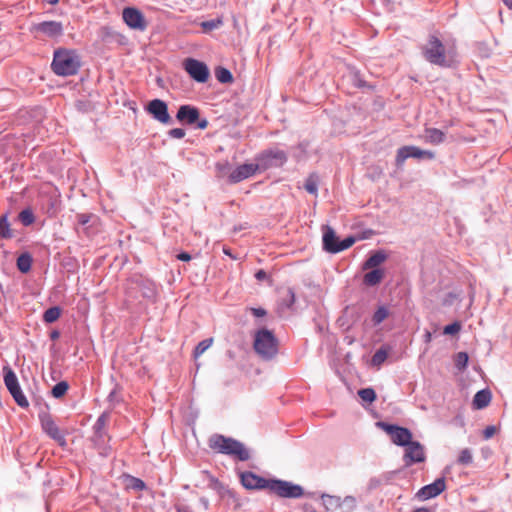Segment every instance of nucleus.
<instances>
[{
    "instance_id": "f257e3e1",
    "label": "nucleus",
    "mask_w": 512,
    "mask_h": 512,
    "mask_svg": "<svg viewBox=\"0 0 512 512\" xmlns=\"http://www.w3.org/2000/svg\"><path fill=\"white\" fill-rule=\"evenodd\" d=\"M209 447L217 453L232 456L239 461H247L250 458V453L242 442L221 434H214L209 438Z\"/></svg>"
},
{
    "instance_id": "f03ea898",
    "label": "nucleus",
    "mask_w": 512,
    "mask_h": 512,
    "mask_svg": "<svg viewBox=\"0 0 512 512\" xmlns=\"http://www.w3.org/2000/svg\"><path fill=\"white\" fill-rule=\"evenodd\" d=\"M52 70L59 76L75 75L80 68V60L72 50L59 49L54 52Z\"/></svg>"
},
{
    "instance_id": "7ed1b4c3",
    "label": "nucleus",
    "mask_w": 512,
    "mask_h": 512,
    "mask_svg": "<svg viewBox=\"0 0 512 512\" xmlns=\"http://www.w3.org/2000/svg\"><path fill=\"white\" fill-rule=\"evenodd\" d=\"M253 348L263 360H272L278 353V340L272 331L263 328L255 333Z\"/></svg>"
},
{
    "instance_id": "20e7f679",
    "label": "nucleus",
    "mask_w": 512,
    "mask_h": 512,
    "mask_svg": "<svg viewBox=\"0 0 512 512\" xmlns=\"http://www.w3.org/2000/svg\"><path fill=\"white\" fill-rule=\"evenodd\" d=\"M424 58L431 64L449 67L451 59L442 41L435 35H430L427 44L422 48Z\"/></svg>"
},
{
    "instance_id": "39448f33",
    "label": "nucleus",
    "mask_w": 512,
    "mask_h": 512,
    "mask_svg": "<svg viewBox=\"0 0 512 512\" xmlns=\"http://www.w3.org/2000/svg\"><path fill=\"white\" fill-rule=\"evenodd\" d=\"M288 160L287 153L277 147L265 149L255 156L260 172L282 167Z\"/></svg>"
},
{
    "instance_id": "423d86ee",
    "label": "nucleus",
    "mask_w": 512,
    "mask_h": 512,
    "mask_svg": "<svg viewBox=\"0 0 512 512\" xmlns=\"http://www.w3.org/2000/svg\"><path fill=\"white\" fill-rule=\"evenodd\" d=\"M268 491L281 498L291 499H298L304 494L302 486L280 479H270Z\"/></svg>"
},
{
    "instance_id": "0eeeda50",
    "label": "nucleus",
    "mask_w": 512,
    "mask_h": 512,
    "mask_svg": "<svg viewBox=\"0 0 512 512\" xmlns=\"http://www.w3.org/2000/svg\"><path fill=\"white\" fill-rule=\"evenodd\" d=\"M3 372L5 386L9 393L12 395L13 399L21 408H27L29 406V402L22 392L15 372L8 365L3 367Z\"/></svg>"
},
{
    "instance_id": "6e6552de",
    "label": "nucleus",
    "mask_w": 512,
    "mask_h": 512,
    "mask_svg": "<svg viewBox=\"0 0 512 512\" xmlns=\"http://www.w3.org/2000/svg\"><path fill=\"white\" fill-rule=\"evenodd\" d=\"M408 158L433 160L435 153L430 150H423L414 145L400 147L396 152L395 165L402 168Z\"/></svg>"
},
{
    "instance_id": "1a4fd4ad",
    "label": "nucleus",
    "mask_w": 512,
    "mask_h": 512,
    "mask_svg": "<svg viewBox=\"0 0 512 512\" xmlns=\"http://www.w3.org/2000/svg\"><path fill=\"white\" fill-rule=\"evenodd\" d=\"M183 68L193 80L199 83H205L210 75L208 66L194 58H186L183 61Z\"/></svg>"
},
{
    "instance_id": "9d476101",
    "label": "nucleus",
    "mask_w": 512,
    "mask_h": 512,
    "mask_svg": "<svg viewBox=\"0 0 512 512\" xmlns=\"http://www.w3.org/2000/svg\"><path fill=\"white\" fill-rule=\"evenodd\" d=\"M40 422L42 430L59 446L64 447L67 444L65 434L59 429L52 416L48 413L40 415Z\"/></svg>"
},
{
    "instance_id": "9b49d317",
    "label": "nucleus",
    "mask_w": 512,
    "mask_h": 512,
    "mask_svg": "<svg viewBox=\"0 0 512 512\" xmlns=\"http://www.w3.org/2000/svg\"><path fill=\"white\" fill-rule=\"evenodd\" d=\"M390 435L392 442L397 446L404 447L412 440V433L409 429L394 424L379 423Z\"/></svg>"
},
{
    "instance_id": "f8f14e48",
    "label": "nucleus",
    "mask_w": 512,
    "mask_h": 512,
    "mask_svg": "<svg viewBox=\"0 0 512 512\" xmlns=\"http://www.w3.org/2000/svg\"><path fill=\"white\" fill-rule=\"evenodd\" d=\"M122 18L124 23L131 29L144 31L147 28V22L143 13L135 7L124 8Z\"/></svg>"
},
{
    "instance_id": "ddd939ff",
    "label": "nucleus",
    "mask_w": 512,
    "mask_h": 512,
    "mask_svg": "<svg viewBox=\"0 0 512 512\" xmlns=\"http://www.w3.org/2000/svg\"><path fill=\"white\" fill-rule=\"evenodd\" d=\"M146 111L158 122L162 124H171L172 118L168 113V106L166 102L161 99H153L151 100L147 107Z\"/></svg>"
},
{
    "instance_id": "4468645a",
    "label": "nucleus",
    "mask_w": 512,
    "mask_h": 512,
    "mask_svg": "<svg viewBox=\"0 0 512 512\" xmlns=\"http://www.w3.org/2000/svg\"><path fill=\"white\" fill-rule=\"evenodd\" d=\"M404 462L406 466L425 461V451L423 445L418 441H410L405 445Z\"/></svg>"
},
{
    "instance_id": "2eb2a0df",
    "label": "nucleus",
    "mask_w": 512,
    "mask_h": 512,
    "mask_svg": "<svg viewBox=\"0 0 512 512\" xmlns=\"http://www.w3.org/2000/svg\"><path fill=\"white\" fill-rule=\"evenodd\" d=\"M31 30L32 32L54 39L63 35L64 27L59 21H42L34 24Z\"/></svg>"
},
{
    "instance_id": "dca6fc26",
    "label": "nucleus",
    "mask_w": 512,
    "mask_h": 512,
    "mask_svg": "<svg viewBox=\"0 0 512 512\" xmlns=\"http://www.w3.org/2000/svg\"><path fill=\"white\" fill-rule=\"evenodd\" d=\"M242 485L246 489L262 490L269 488L270 479L261 477L251 471H245L240 474Z\"/></svg>"
},
{
    "instance_id": "f3484780",
    "label": "nucleus",
    "mask_w": 512,
    "mask_h": 512,
    "mask_svg": "<svg viewBox=\"0 0 512 512\" xmlns=\"http://www.w3.org/2000/svg\"><path fill=\"white\" fill-rule=\"evenodd\" d=\"M257 172H260L257 162L255 163H244L237 166L229 175L231 183H239L247 178L252 177Z\"/></svg>"
},
{
    "instance_id": "a211bd4d",
    "label": "nucleus",
    "mask_w": 512,
    "mask_h": 512,
    "mask_svg": "<svg viewBox=\"0 0 512 512\" xmlns=\"http://www.w3.org/2000/svg\"><path fill=\"white\" fill-rule=\"evenodd\" d=\"M446 488L443 477L436 479L433 483L425 485L418 492L417 496L421 500H428L441 494Z\"/></svg>"
},
{
    "instance_id": "6ab92c4d",
    "label": "nucleus",
    "mask_w": 512,
    "mask_h": 512,
    "mask_svg": "<svg viewBox=\"0 0 512 512\" xmlns=\"http://www.w3.org/2000/svg\"><path fill=\"white\" fill-rule=\"evenodd\" d=\"M199 110L192 105H181L177 111L176 118L179 122L193 125L199 120Z\"/></svg>"
},
{
    "instance_id": "aec40b11",
    "label": "nucleus",
    "mask_w": 512,
    "mask_h": 512,
    "mask_svg": "<svg viewBox=\"0 0 512 512\" xmlns=\"http://www.w3.org/2000/svg\"><path fill=\"white\" fill-rule=\"evenodd\" d=\"M201 474L207 480V487L214 490L220 498L233 497V492L208 471H202Z\"/></svg>"
},
{
    "instance_id": "412c9836",
    "label": "nucleus",
    "mask_w": 512,
    "mask_h": 512,
    "mask_svg": "<svg viewBox=\"0 0 512 512\" xmlns=\"http://www.w3.org/2000/svg\"><path fill=\"white\" fill-rule=\"evenodd\" d=\"M109 420V414L107 412L102 413L96 420L93 430L94 436L93 441L96 445H99L104 442L105 437L107 436L106 425Z\"/></svg>"
},
{
    "instance_id": "4be33fe9",
    "label": "nucleus",
    "mask_w": 512,
    "mask_h": 512,
    "mask_svg": "<svg viewBox=\"0 0 512 512\" xmlns=\"http://www.w3.org/2000/svg\"><path fill=\"white\" fill-rule=\"evenodd\" d=\"M339 240L335 231L330 226H323V248L325 251L334 254V249L338 245Z\"/></svg>"
},
{
    "instance_id": "5701e85b",
    "label": "nucleus",
    "mask_w": 512,
    "mask_h": 512,
    "mask_svg": "<svg viewBox=\"0 0 512 512\" xmlns=\"http://www.w3.org/2000/svg\"><path fill=\"white\" fill-rule=\"evenodd\" d=\"M492 399V393L489 389L479 390L472 401V405L474 409L481 410L486 408Z\"/></svg>"
},
{
    "instance_id": "b1692460",
    "label": "nucleus",
    "mask_w": 512,
    "mask_h": 512,
    "mask_svg": "<svg viewBox=\"0 0 512 512\" xmlns=\"http://www.w3.org/2000/svg\"><path fill=\"white\" fill-rule=\"evenodd\" d=\"M445 133L437 128H426L424 130V140L433 145H439L445 141Z\"/></svg>"
},
{
    "instance_id": "393cba45",
    "label": "nucleus",
    "mask_w": 512,
    "mask_h": 512,
    "mask_svg": "<svg viewBox=\"0 0 512 512\" xmlns=\"http://www.w3.org/2000/svg\"><path fill=\"white\" fill-rule=\"evenodd\" d=\"M384 278V271L382 269L374 268L364 275L363 282L367 286H375L379 284Z\"/></svg>"
},
{
    "instance_id": "a878e982",
    "label": "nucleus",
    "mask_w": 512,
    "mask_h": 512,
    "mask_svg": "<svg viewBox=\"0 0 512 512\" xmlns=\"http://www.w3.org/2000/svg\"><path fill=\"white\" fill-rule=\"evenodd\" d=\"M387 256L383 251H377L372 254L363 264V269H372L381 265Z\"/></svg>"
},
{
    "instance_id": "bb28decb",
    "label": "nucleus",
    "mask_w": 512,
    "mask_h": 512,
    "mask_svg": "<svg viewBox=\"0 0 512 512\" xmlns=\"http://www.w3.org/2000/svg\"><path fill=\"white\" fill-rule=\"evenodd\" d=\"M224 24V20L222 16H218L215 19L202 21L200 23V27L202 28L204 33L211 32L213 30L219 29Z\"/></svg>"
},
{
    "instance_id": "cd10ccee",
    "label": "nucleus",
    "mask_w": 512,
    "mask_h": 512,
    "mask_svg": "<svg viewBox=\"0 0 512 512\" xmlns=\"http://www.w3.org/2000/svg\"><path fill=\"white\" fill-rule=\"evenodd\" d=\"M318 185H319V177L317 174H310L304 184L305 190L312 195H317L318 193Z\"/></svg>"
},
{
    "instance_id": "c85d7f7f",
    "label": "nucleus",
    "mask_w": 512,
    "mask_h": 512,
    "mask_svg": "<svg viewBox=\"0 0 512 512\" xmlns=\"http://www.w3.org/2000/svg\"><path fill=\"white\" fill-rule=\"evenodd\" d=\"M321 499L326 510L338 509L340 506L341 498L329 494H322Z\"/></svg>"
},
{
    "instance_id": "c756f323",
    "label": "nucleus",
    "mask_w": 512,
    "mask_h": 512,
    "mask_svg": "<svg viewBox=\"0 0 512 512\" xmlns=\"http://www.w3.org/2000/svg\"><path fill=\"white\" fill-rule=\"evenodd\" d=\"M32 265V257L28 253L21 254L17 258V268L22 273H27L30 271Z\"/></svg>"
},
{
    "instance_id": "7c9ffc66",
    "label": "nucleus",
    "mask_w": 512,
    "mask_h": 512,
    "mask_svg": "<svg viewBox=\"0 0 512 512\" xmlns=\"http://www.w3.org/2000/svg\"><path fill=\"white\" fill-rule=\"evenodd\" d=\"M13 237V233L10 229V223L8 221L7 215H3L0 217V238L1 239H10Z\"/></svg>"
},
{
    "instance_id": "2f4dec72",
    "label": "nucleus",
    "mask_w": 512,
    "mask_h": 512,
    "mask_svg": "<svg viewBox=\"0 0 512 512\" xmlns=\"http://www.w3.org/2000/svg\"><path fill=\"white\" fill-rule=\"evenodd\" d=\"M215 77L220 83H231L233 81L232 73L224 67L215 69Z\"/></svg>"
},
{
    "instance_id": "473e14b6",
    "label": "nucleus",
    "mask_w": 512,
    "mask_h": 512,
    "mask_svg": "<svg viewBox=\"0 0 512 512\" xmlns=\"http://www.w3.org/2000/svg\"><path fill=\"white\" fill-rule=\"evenodd\" d=\"M356 506V498L353 496H346L341 499L339 509H341L342 512H353L356 509Z\"/></svg>"
},
{
    "instance_id": "72a5a7b5",
    "label": "nucleus",
    "mask_w": 512,
    "mask_h": 512,
    "mask_svg": "<svg viewBox=\"0 0 512 512\" xmlns=\"http://www.w3.org/2000/svg\"><path fill=\"white\" fill-rule=\"evenodd\" d=\"M61 315V309L57 306H53V307H50L48 308L44 314H43V320L44 322L46 323H53L55 322L56 320H58V318L60 317Z\"/></svg>"
},
{
    "instance_id": "f704fd0d",
    "label": "nucleus",
    "mask_w": 512,
    "mask_h": 512,
    "mask_svg": "<svg viewBox=\"0 0 512 512\" xmlns=\"http://www.w3.org/2000/svg\"><path fill=\"white\" fill-rule=\"evenodd\" d=\"M18 218L19 220L21 221V223L24 225V226H30L34 223L35 221V216L32 212L31 209L29 208H26V209H23L19 215H18Z\"/></svg>"
},
{
    "instance_id": "c9c22d12",
    "label": "nucleus",
    "mask_w": 512,
    "mask_h": 512,
    "mask_svg": "<svg viewBox=\"0 0 512 512\" xmlns=\"http://www.w3.org/2000/svg\"><path fill=\"white\" fill-rule=\"evenodd\" d=\"M389 315V311L385 306H380L378 309L374 312L372 317V322L374 325L381 324Z\"/></svg>"
},
{
    "instance_id": "e433bc0d",
    "label": "nucleus",
    "mask_w": 512,
    "mask_h": 512,
    "mask_svg": "<svg viewBox=\"0 0 512 512\" xmlns=\"http://www.w3.org/2000/svg\"><path fill=\"white\" fill-rule=\"evenodd\" d=\"M69 389V385L66 381H61V382H58L53 388H52V391H51V394L54 398H61L63 397L66 392L68 391Z\"/></svg>"
},
{
    "instance_id": "4c0bfd02",
    "label": "nucleus",
    "mask_w": 512,
    "mask_h": 512,
    "mask_svg": "<svg viewBox=\"0 0 512 512\" xmlns=\"http://www.w3.org/2000/svg\"><path fill=\"white\" fill-rule=\"evenodd\" d=\"M128 487L135 491H143L146 489V484L140 478L134 476H127Z\"/></svg>"
},
{
    "instance_id": "58836bf2",
    "label": "nucleus",
    "mask_w": 512,
    "mask_h": 512,
    "mask_svg": "<svg viewBox=\"0 0 512 512\" xmlns=\"http://www.w3.org/2000/svg\"><path fill=\"white\" fill-rule=\"evenodd\" d=\"M294 302H295V293H294L293 289L288 288L287 292H286V297L284 299H282V301L279 304V307L281 309H284V308L289 309L293 306Z\"/></svg>"
},
{
    "instance_id": "ea45409f",
    "label": "nucleus",
    "mask_w": 512,
    "mask_h": 512,
    "mask_svg": "<svg viewBox=\"0 0 512 512\" xmlns=\"http://www.w3.org/2000/svg\"><path fill=\"white\" fill-rule=\"evenodd\" d=\"M213 343L212 338H207L200 341L194 349V357L197 358L202 355Z\"/></svg>"
},
{
    "instance_id": "a19ab883",
    "label": "nucleus",
    "mask_w": 512,
    "mask_h": 512,
    "mask_svg": "<svg viewBox=\"0 0 512 512\" xmlns=\"http://www.w3.org/2000/svg\"><path fill=\"white\" fill-rule=\"evenodd\" d=\"M359 397L367 403H372L376 399V393L372 388H363L358 391Z\"/></svg>"
},
{
    "instance_id": "79ce46f5",
    "label": "nucleus",
    "mask_w": 512,
    "mask_h": 512,
    "mask_svg": "<svg viewBox=\"0 0 512 512\" xmlns=\"http://www.w3.org/2000/svg\"><path fill=\"white\" fill-rule=\"evenodd\" d=\"M468 354L466 352H458L455 356V366L458 370L462 371L467 367Z\"/></svg>"
},
{
    "instance_id": "37998d69",
    "label": "nucleus",
    "mask_w": 512,
    "mask_h": 512,
    "mask_svg": "<svg viewBox=\"0 0 512 512\" xmlns=\"http://www.w3.org/2000/svg\"><path fill=\"white\" fill-rule=\"evenodd\" d=\"M472 461H473V456H472L471 450L468 448L462 449L460 451L458 459H457L458 464L469 465L472 463Z\"/></svg>"
},
{
    "instance_id": "c03bdc74",
    "label": "nucleus",
    "mask_w": 512,
    "mask_h": 512,
    "mask_svg": "<svg viewBox=\"0 0 512 512\" xmlns=\"http://www.w3.org/2000/svg\"><path fill=\"white\" fill-rule=\"evenodd\" d=\"M354 243H355V238L352 237V236L347 237V238L343 239L342 241H339L338 245L334 249V254L342 252V251L348 249Z\"/></svg>"
},
{
    "instance_id": "a18cd8bd",
    "label": "nucleus",
    "mask_w": 512,
    "mask_h": 512,
    "mask_svg": "<svg viewBox=\"0 0 512 512\" xmlns=\"http://www.w3.org/2000/svg\"><path fill=\"white\" fill-rule=\"evenodd\" d=\"M387 358V352L385 350L379 349L372 356L373 365L382 364Z\"/></svg>"
},
{
    "instance_id": "49530a36",
    "label": "nucleus",
    "mask_w": 512,
    "mask_h": 512,
    "mask_svg": "<svg viewBox=\"0 0 512 512\" xmlns=\"http://www.w3.org/2000/svg\"><path fill=\"white\" fill-rule=\"evenodd\" d=\"M461 329V325L459 322H453L449 325H446L444 327V334H447V335H453V334H456L460 331Z\"/></svg>"
},
{
    "instance_id": "de8ad7c7",
    "label": "nucleus",
    "mask_w": 512,
    "mask_h": 512,
    "mask_svg": "<svg viewBox=\"0 0 512 512\" xmlns=\"http://www.w3.org/2000/svg\"><path fill=\"white\" fill-rule=\"evenodd\" d=\"M185 130L182 128H173L168 131V135L174 139H182L185 136Z\"/></svg>"
},
{
    "instance_id": "09e8293b",
    "label": "nucleus",
    "mask_w": 512,
    "mask_h": 512,
    "mask_svg": "<svg viewBox=\"0 0 512 512\" xmlns=\"http://www.w3.org/2000/svg\"><path fill=\"white\" fill-rule=\"evenodd\" d=\"M496 433V427L494 425H489L483 430V437L485 440H488L494 436Z\"/></svg>"
},
{
    "instance_id": "8fccbe9b",
    "label": "nucleus",
    "mask_w": 512,
    "mask_h": 512,
    "mask_svg": "<svg viewBox=\"0 0 512 512\" xmlns=\"http://www.w3.org/2000/svg\"><path fill=\"white\" fill-rule=\"evenodd\" d=\"M91 219V214L81 213L77 215V222L80 225H86Z\"/></svg>"
},
{
    "instance_id": "3c124183",
    "label": "nucleus",
    "mask_w": 512,
    "mask_h": 512,
    "mask_svg": "<svg viewBox=\"0 0 512 512\" xmlns=\"http://www.w3.org/2000/svg\"><path fill=\"white\" fill-rule=\"evenodd\" d=\"M174 508L177 512H193L189 505L180 502L176 503Z\"/></svg>"
},
{
    "instance_id": "603ef678",
    "label": "nucleus",
    "mask_w": 512,
    "mask_h": 512,
    "mask_svg": "<svg viewBox=\"0 0 512 512\" xmlns=\"http://www.w3.org/2000/svg\"><path fill=\"white\" fill-rule=\"evenodd\" d=\"M155 287L153 283H149V285L146 288V291L143 292V296L147 298H152L155 296Z\"/></svg>"
},
{
    "instance_id": "864d4df0",
    "label": "nucleus",
    "mask_w": 512,
    "mask_h": 512,
    "mask_svg": "<svg viewBox=\"0 0 512 512\" xmlns=\"http://www.w3.org/2000/svg\"><path fill=\"white\" fill-rule=\"evenodd\" d=\"M251 312L255 317H263L267 313L263 308H251Z\"/></svg>"
},
{
    "instance_id": "5fc2aeb1",
    "label": "nucleus",
    "mask_w": 512,
    "mask_h": 512,
    "mask_svg": "<svg viewBox=\"0 0 512 512\" xmlns=\"http://www.w3.org/2000/svg\"><path fill=\"white\" fill-rule=\"evenodd\" d=\"M255 278L258 280V281H263L265 279L268 278V275L267 273L264 271V270H258L256 273H255Z\"/></svg>"
},
{
    "instance_id": "6e6d98bb",
    "label": "nucleus",
    "mask_w": 512,
    "mask_h": 512,
    "mask_svg": "<svg viewBox=\"0 0 512 512\" xmlns=\"http://www.w3.org/2000/svg\"><path fill=\"white\" fill-rule=\"evenodd\" d=\"M177 259L180 261H189L191 260V255L187 252H181L177 255Z\"/></svg>"
},
{
    "instance_id": "4d7b16f0",
    "label": "nucleus",
    "mask_w": 512,
    "mask_h": 512,
    "mask_svg": "<svg viewBox=\"0 0 512 512\" xmlns=\"http://www.w3.org/2000/svg\"><path fill=\"white\" fill-rule=\"evenodd\" d=\"M199 502H200V504L202 505V507H203V509H204L205 511H207V510L209 509V507H210V502H209L208 498H206V497H201V498L199 499Z\"/></svg>"
},
{
    "instance_id": "13d9d810",
    "label": "nucleus",
    "mask_w": 512,
    "mask_h": 512,
    "mask_svg": "<svg viewBox=\"0 0 512 512\" xmlns=\"http://www.w3.org/2000/svg\"><path fill=\"white\" fill-rule=\"evenodd\" d=\"M195 124H197L199 129H205L208 126V121L207 119L203 118L199 119Z\"/></svg>"
},
{
    "instance_id": "bf43d9fd",
    "label": "nucleus",
    "mask_w": 512,
    "mask_h": 512,
    "mask_svg": "<svg viewBox=\"0 0 512 512\" xmlns=\"http://www.w3.org/2000/svg\"><path fill=\"white\" fill-rule=\"evenodd\" d=\"M108 400L110 402H118V398H117V391L116 389L112 390L109 395H108Z\"/></svg>"
},
{
    "instance_id": "052dcab7",
    "label": "nucleus",
    "mask_w": 512,
    "mask_h": 512,
    "mask_svg": "<svg viewBox=\"0 0 512 512\" xmlns=\"http://www.w3.org/2000/svg\"><path fill=\"white\" fill-rule=\"evenodd\" d=\"M59 336H60V333H59L58 331H56V330H55V331H52V332H51V334H50V338H51L52 340L57 339Z\"/></svg>"
},
{
    "instance_id": "680f3d73",
    "label": "nucleus",
    "mask_w": 512,
    "mask_h": 512,
    "mask_svg": "<svg viewBox=\"0 0 512 512\" xmlns=\"http://www.w3.org/2000/svg\"><path fill=\"white\" fill-rule=\"evenodd\" d=\"M503 3L512 10V0H503Z\"/></svg>"
},
{
    "instance_id": "e2e57ef3",
    "label": "nucleus",
    "mask_w": 512,
    "mask_h": 512,
    "mask_svg": "<svg viewBox=\"0 0 512 512\" xmlns=\"http://www.w3.org/2000/svg\"><path fill=\"white\" fill-rule=\"evenodd\" d=\"M223 252H224V254H226V255L230 256L231 258H235V257L231 254V252H230V250H229L228 248H225V247H224V248H223Z\"/></svg>"
},
{
    "instance_id": "0e129e2a",
    "label": "nucleus",
    "mask_w": 512,
    "mask_h": 512,
    "mask_svg": "<svg viewBox=\"0 0 512 512\" xmlns=\"http://www.w3.org/2000/svg\"><path fill=\"white\" fill-rule=\"evenodd\" d=\"M45 1H46L48 4H50V5H56V4L59 2V0H45Z\"/></svg>"
},
{
    "instance_id": "69168bd1",
    "label": "nucleus",
    "mask_w": 512,
    "mask_h": 512,
    "mask_svg": "<svg viewBox=\"0 0 512 512\" xmlns=\"http://www.w3.org/2000/svg\"><path fill=\"white\" fill-rule=\"evenodd\" d=\"M413 512H430L427 508H418Z\"/></svg>"
},
{
    "instance_id": "338daca9",
    "label": "nucleus",
    "mask_w": 512,
    "mask_h": 512,
    "mask_svg": "<svg viewBox=\"0 0 512 512\" xmlns=\"http://www.w3.org/2000/svg\"><path fill=\"white\" fill-rule=\"evenodd\" d=\"M103 31L105 32V34H106V35H109V33H110V28H108V27H104V28H103Z\"/></svg>"
},
{
    "instance_id": "774afa93",
    "label": "nucleus",
    "mask_w": 512,
    "mask_h": 512,
    "mask_svg": "<svg viewBox=\"0 0 512 512\" xmlns=\"http://www.w3.org/2000/svg\"><path fill=\"white\" fill-rule=\"evenodd\" d=\"M431 337L430 333L428 332L427 335H426V339L429 340Z\"/></svg>"
}]
</instances>
